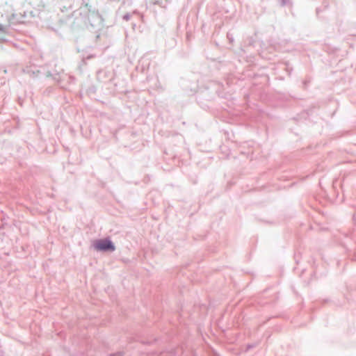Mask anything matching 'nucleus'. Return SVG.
I'll return each mask as SVG.
<instances>
[{
    "label": "nucleus",
    "mask_w": 356,
    "mask_h": 356,
    "mask_svg": "<svg viewBox=\"0 0 356 356\" xmlns=\"http://www.w3.org/2000/svg\"><path fill=\"white\" fill-rule=\"evenodd\" d=\"M95 248L97 250H111L113 251L115 250V247L112 244V243L107 239H100L97 240L94 243Z\"/></svg>",
    "instance_id": "f257e3e1"
},
{
    "label": "nucleus",
    "mask_w": 356,
    "mask_h": 356,
    "mask_svg": "<svg viewBox=\"0 0 356 356\" xmlns=\"http://www.w3.org/2000/svg\"><path fill=\"white\" fill-rule=\"evenodd\" d=\"M111 356H120V354H116V355H112Z\"/></svg>",
    "instance_id": "f03ea898"
}]
</instances>
